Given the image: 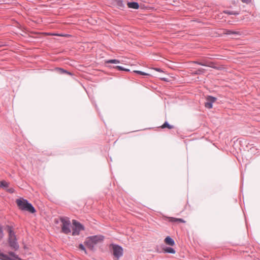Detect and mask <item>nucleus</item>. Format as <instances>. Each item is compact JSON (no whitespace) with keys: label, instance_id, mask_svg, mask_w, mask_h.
<instances>
[{"label":"nucleus","instance_id":"obj_14","mask_svg":"<svg viewBox=\"0 0 260 260\" xmlns=\"http://www.w3.org/2000/svg\"><path fill=\"white\" fill-rule=\"evenodd\" d=\"M115 3L118 6L119 9H122L124 7V5L123 2V0H115Z\"/></svg>","mask_w":260,"mask_h":260},{"label":"nucleus","instance_id":"obj_6","mask_svg":"<svg viewBox=\"0 0 260 260\" xmlns=\"http://www.w3.org/2000/svg\"><path fill=\"white\" fill-rule=\"evenodd\" d=\"M217 99L212 96H207L206 100V102L205 103V106L208 109H211L212 108V104L216 101Z\"/></svg>","mask_w":260,"mask_h":260},{"label":"nucleus","instance_id":"obj_18","mask_svg":"<svg viewBox=\"0 0 260 260\" xmlns=\"http://www.w3.org/2000/svg\"><path fill=\"white\" fill-rule=\"evenodd\" d=\"M106 63H120V61L117 59H110L106 61Z\"/></svg>","mask_w":260,"mask_h":260},{"label":"nucleus","instance_id":"obj_15","mask_svg":"<svg viewBox=\"0 0 260 260\" xmlns=\"http://www.w3.org/2000/svg\"><path fill=\"white\" fill-rule=\"evenodd\" d=\"M162 128H168L169 129H172L174 128V126L170 125L167 121H165V123L161 125Z\"/></svg>","mask_w":260,"mask_h":260},{"label":"nucleus","instance_id":"obj_23","mask_svg":"<svg viewBox=\"0 0 260 260\" xmlns=\"http://www.w3.org/2000/svg\"><path fill=\"white\" fill-rule=\"evenodd\" d=\"M58 70H59L60 71V73H67L68 74H71L70 73L68 72V71L63 70V69H61V68H58L57 69Z\"/></svg>","mask_w":260,"mask_h":260},{"label":"nucleus","instance_id":"obj_29","mask_svg":"<svg viewBox=\"0 0 260 260\" xmlns=\"http://www.w3.org/2000/svg\"><path fill=\"white\" fill-rule=\"evenodd\" d=\"M155 70L156 71H158V72H162V70L160 69H159V68H156Z\"/></svg>","mask_w":260,"mask_h":260},{"label":"nucleus","instance_id":"obj_30","mask_svg":"<svg viewBox=\"0 0 260 260\" xmlns=\"http://www.w3.org/2000/svg\"><path fill=\"white\" fill-rule=\"evenodd\" d=\"M3 45H3V43H2V42H0V47L2 46H3Z\"/></svg>","mask_w":260,"mask_h":260},{"label":"nucleus","instance_id":"obj_24","mask_svg":"<svg viewBox=\"0 0 260 260\" xmlns=\"http://www.w3.org/2000/svg\"><path fill=\"white\" fill-rule=\"evenodd\" d=\"M134 72L138 74L141 75H148V74H147L145 72L140 71H134Z\"/></svg>","mask_w":260,"mask_h":260},{"label":"nucleus","instance_id":"obj_2","mask_svg":"<svg viewBox=\"0 0 260 260\" xmlns=\"http://www.w3.org/2000/svg\"><path fill=\"white\" fill-rule=\"evenodd\" d=\"M104 238V236L102 235L90 236L86 239L84 243L89 249L93 250L94 246L99 242L103 241Z\"/></svg>","mask_w":260,"mask_h":260},{"label":"nucleus","instance_id":"obj_27","mask_svg":"<svg viewBox=\"0 0 260 260\" xmlns=\"http://www.w3.org/2000/svg\"><path fill=\"white\" fill-rule=\"evenodd\" d=\"M243 3L248 4L250 2V0H241Z\"/></svg>","mask_w":260,"mask_h":260},{"label":"nucleus","instance_id":"obj_8","mask_svg":"<svg viewBox=\"0 0 260 260\" xmlns=\"http://www.w3.org/2000/svg\"><path fill=\"white\" fill-rule=\"evenodd\" d=\"M24 211H27L31 213H34L36 211L31 204L28 202L25 203V206L24 207Z\"/></svg>","mask_w":260,"mask_h":260},{"label":"nucleus","instance_id":"obj_12","mask_svg":"<svg viewBox=\"0 0 260 260\" xmlns=\"http://www.w3.org/2000/svg\"><path fill=\"white\" fill-rule=\"evenodd\" d=\"M163 250L165 253L174 254L176 252L174 248L170 247L165 246L163 248Z\"/></svg>","mask_w":260,"mask_h":260},{"label":"nucleus","instance_id":"obj_5","mask_svg":"<svg viewBox=\"0 0 260 260\" xmlns=\"http://www.w3.org/2000/svg\"><path fill=\"white\" fill-rule=\"evenodd\" d=\"M73 227L72 228V235L77 236L79 235L80 232L81 231L84 230V226L81 224L80 222L76 221V220H73L72 221Z\"/></svg>","mask_w":260,"mask_h":260},{"label":"nucleus","instance_id":"obj_22","mask_svg":"<svg viewBox=\"0 0 260 260\" xmlns=\"http://www.w3.org/2000/svg\"><path fill=\"white\" fill-rule=\"evenodd\" d=\"M193 62L195 63H197L198 64L203 66H206V61H194Z\"/></svg>","mask_w":260,"mask_h":260},{"label":"nucleus","instance_id":"obj_28","mask_svg":"<svg viewBox=\"0 0 260 260\" xmlns=\"http://www.w3.org/2000/svg\"><path fill=\"white\" fill-rule=\"evenodd\" d=\"M8 191H9V192H10V193H13V192H14V189H13V188H9V189H8Z\"/></svg>","mask_w":260,"mask_h":260},{"label":"nucleus","instance_id":"obj_26","mask_svg":"<svg viewBox=\"0 0 260 260\" xmlns=\"http://www.w3.org/2000/svg\"><path fill=\"white\" fill-rule=\"evenodd\" d=\"M79 248L81 249V250H84L86 252L85 248L84 246V245L82 244H80L79 245Z\"/></svg>","mask_w":260,"mask_h":260},{"label":"nucleus","instance_id":"obj_13","mask_svg":"<svg viewBox=\"0 0 260 260\" xmlns=\"http://www.w3.org/2000/svg\"><path fill=\"white\" fill-rule=\"evenodd\" d=\"M224 33L229 35H234L235 36L240 35V32L237 31H233L232 30H225Z\"/></svg>","mask_w":260,"mask_h":260},{"label":"nucleus","instance_id":"obj_21","mask_svg":"<svg viewBox=\"0 0 260 260\" xmlns=\"http://www.w3.org/2000/svg\"><path fill=\"white\" fill-rule=\"evenodd\" d=\"M224 13L229 15H238L239 14V13L238 12L235 11H225Z\"/></svg>","mask_w":260,"mask_h":260},{"label":"nucleus","instance_id":"obj_17","mask_svg":"<svg viewBox=\"0 0 260 260\" xmlns=\"http://www.w3.org/2000/svg\"><path fill=\"white\" fill-rule=\"evenodd\" d=\"M204 72H205V69H202V68H200V69H199L198 70L195 71L193 72V74H194V75H200V74H202L204 73Z\"/></svg>","mask_w":260,"mask_h":260},{"label":"nucleus","instance_id":"obj_4","mask_svg":"<svg viewBox=\"0 0 260 260\" xmlns=\"http://www.w3.org/2000/svg\"><path fill=\"white\" fill-rule=\"evenodd\" d=\"M112 249V253L115 257V260H119L123 255V248L121 246L112 244L111 245Z\"/></svg>","mask_w":260,"mask_h":260},{"label":"nucleus","instance_id":"obj_19","mask_svg":"<svg viewBox=\"0 0 260 260\" xmlns=\"http://www.w3.org/2000/svg\"><path fill=\"white\" fill-rule=\"evenodd\" d=\"M1 187L6 188L8 187L9 184L5 181L3 180L0 182Z\"/></svg>","mask_w":260,"mask_h":260},{"label":"nucleus","instance_id":"obj_16","mask_svg":"<svg viewBox=\"0 0 260 260\" xmlns=\"http://www.w3.org/2000/svg\"><path fill=\"white\" fill-rule=\"evenodd\" d=\"M170 221H172V222H185V221L183 219H181V218H174V217H171L170 218Z\"/></svg>","mask_w":260,"mask_h":260},{"label":"nucleus","instance_id":"obj_10","mask_svg":"<svg viewBox=\"0 0 260 260\" xmlns=\"http://www.w3.org/2000/svg\"><path fill=\"white\" fill-rule=\"evenodd\" d=\"M206 67H209L217 70H221L222 67H217L215 66V63L214 62L206 61Z\"/></svg>","mask_w":260,"mask_h":260},{"label":"nucleus","instance_id":"obj_3","mask_svg":"<svg viewBox=\"0 0 260 260\" xmlns=\"http://www.w3.org/2000/svg\"><path fill=\"white\" fill-rule=\"evenodd\" d=\"M60 220L61 222V232L65 234H69L71 233V225L69 218L67 217H61Z\"/></svg>","mask_w":260,"mask_h":260},{"label":"nucleus","instance_id":"obj_25","mask_svg":"<svg viewBox=\"0 0 260 260\" xmlns=\"http://www.w3.org/2000/svg\"><path fill=\"white\" fill-rule=\"evenodd\" d=\"M3 231L2 229V226L0 225V239H2L3 237Z\"/></svg>","mask_w":260,"mask_h":260},{"label":"nucleus","instance_id":"obj_11","mask_svg":"<svg viewBox=\"0 0 260 260\" xmlns=\"http://www.w3.org/2000/svg\"><path fill=\"white\" fill-rule=\"evenodd\" d=\"M127 6L129 8H132L134 9H138L139 8V5L137 2H128Z\"/></svg>","mask_w":260,"mask_h":260},{"label":"nucleus","instance_id":"obj_7","mask_svg":"<svg viewBox=\"0 0 260 260\" xmlns=\"http://www.w3.org/2000/svg\"><path fill=\"white\" fill-rule=\"evenodd\" d=\"M17 206L21 210H24V207L25 206V203H27L28 201L26 200L23 199H17L16 201Z\"/></svg>","mask_w":260,"mask_h":260},{"label":"nucleus","instance_id":"obj_20","mask_svg":"<svg viewBox=\"0 0 260 260\" xmlns=\"http://www.w3.org/2000/svg\"><path fill=\"white\" fill-rule=\"evenodd\" d=\"M114 68L119 71H127V72L129 71V69L124 68L123 67H122L121 66H116Z\"/></svg>","mask_w":260,"mask_h":260},{"label":"nucleus","instance_id":"obj_1","mask_svg":"<svg viewBox=\"0 0 260 260\" xmlns=\"http://www.w3.org/2000/svg\"><path fill=\"white\" fill-rule=\"evenodd\" d=\"M6 229L8 232V242L9 246L11 249L16 251L19 249V245L17 242L16 235L13 231L12 226L7 225Z\"/></svg>","mask_w":260,"mask_h":260},{"label":"nucleus","instance_id":"obj_9","mask_svg":"<svg viewBox=\"0 0 260 260\" xmlns=\"http://www.w3.org/2000/svg\"><path fill=\"white\" fill-rule=\"evenodd\" d=\"M165 242L166 244L173 246L175 245L174 240L169 236H167L165 239Z\"/></svg>","mask_w":260,"mask_h":260}]
</instances>
